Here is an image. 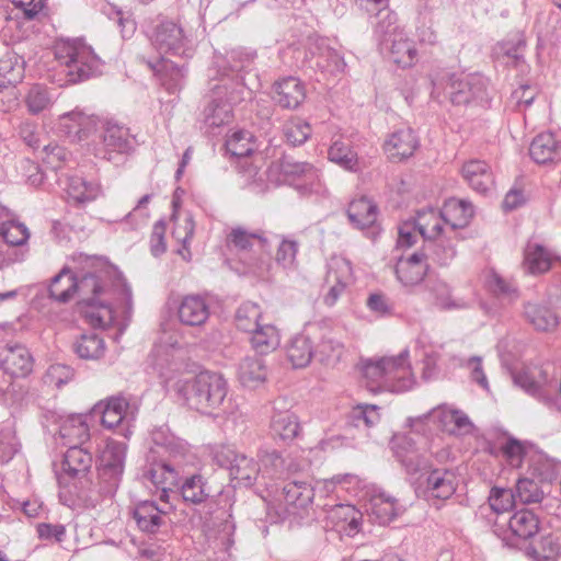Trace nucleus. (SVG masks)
Masks as SVG:
<instances>
[{"mask_svg":"<svg viewBox=\"0 0 561 561\" xmlns=\"http://www.w3.org/2000/svg\"><path fill=\"white\" fill-rule=\"evenodd\" d=\"M255 58L253 51L233 49L227 55L228 66L219 64L220 79L211 87L210 101L203 111V119L209 127L228 124L232 117V105L251 96L252 83L245 82L244 75L252 71Z\"/></svg>","mask_w":561,"mask_h":561,"instance_id":"1","label":"nucleus"},{"mask_svg":"<svg viewBox=\"0 0 561 561\" xmlns=\"http://www.w3.org/2000/svg\"><path fill=\"white\" fill-rule=\"evenodd\" d=\"M43 295L48 294L54 301L66 304L70 301L75 293L82 295L91 294V297L83 298L84 318L94 328L105 329L115 321L113 306L102 296L107 295V286L102 277L95 273H87L80 280L69 267H64L55 275L47 288H42Z\"/></svg>","mask_w":561,"mask_h":561,"instance_id":"2","label":"nucleus"},{"mask_svg":"<svg viewBox=\"0 0 561 561\" xmlns=\"http://www.w3.org/2000/svg\"><path fill=\"white\" fill-rule=\"evenodd\" d=\"M127 446L110 439L96 459V480L92 486L82 488L78 499L88 507H95L103 499L113 497L122 482Z\"/></svg>","mask_w":561,"mask_h":561,"instance_id":"3","label":"nucleus"},{"mask_svg":"<svg viewBox=\"0 0 561 561\" xmlns=\"http://www.w3.org/2000/svg\"><path fill=\"white\" fill-rule=\"evenodd\" d=\"M178 399L190 409L206 415H216L228 394V382L219 373L204 370L174 385Z\"/></svg>","mask_w":561,"mask_h":561,"instance_id":"4","label":"nucleus"},{"mask_svg":"<svg viewBox=\"0 0 561 561\" xmlns=\"http://www.w3.org/2000/svg\"><path fill=\"white\" fill-rule=\"evenodd\" d=\"M431 96L440 104L449 101L455 106H485L490 102L484 77L448 71L438 72L432 78Z\"/></svg>","mask_w":561,"mask_h":561,"instance_id":"5","label":"nucleus"},{"mask_svg":"<svg viewBox=\"0 0 561 561\" xmlns=\"http://www.w3.org/2000/svg\"><path fill=\"white\" fill-rule=\"evenodd\" d=\"M408 358L409 351L405 348L398 356L365 363L362 370L369 390L374 391L382 386L390 387L396 392L412 389L415 379Z\"/></svg>","mask_w":561,"mask_h":561,"instance_id":"6","label":"nucleus"},{"mask_svg":"<svg viewBox=\"0 0 561 561\" xmlns=\"http://www.w3.org/2000/svg\"><path fill=\"white\" fill-rule=\"evenodd\" d=\"M513 381L515 386L542 403L548 410L561 413V379L558 392L550 393L558 382L557 369L552 364L524 367L513 374Z\"/></svg>","mask_w":561,"mask_h":561,"instance_id":"7","label":"nucleus"},{"mask_svg":"<svg viewBox=\"0 0 561 561\" xmlns=\"http://www.w3.org/2000/svg\"><path fill=\"white\" fill-rule=\"evenodd\" d=\"M54 55L61 71L68 77V82L77 83L101 72V59L81 41L57 42Z\"/></svg>","mask_w":561,"mask_h":561,"instance_id":"8","label":"nucleus"},{"mask_svg":"<svg viewBox=\"0 0 561 561\" xmlns=\"http://www.w3.org/2000/svg\"><path fill=\"white\" fill-rule=\"evenodd\" d=\"M420 238L424 242H453L454 237L447 231V226L440 211L433 208L422 209L415 218L405 220L398 226L397 245H413Z\"/></svg>","mask_w":561,"mask_h":561,"instance_id":"9","label":"nucleus"},{"mask_svg":"<svg viewBox=\"0 0 561 561\" xmlns=\"http://www.w3.org/2000/svg\"><path fill=\"white\" fill-rule=\"evenodd\" d=\"M267 178L276 184H289L302 196H322L327 192L318 170L310 163L284 160L267 170Z\"/></svg>","mask_w":561,"mask_h":561,"instance_id":"10","label":"nucleus"},{"mask_svg":"<svg viewBox=\"0 0 561 561\" xmlns=\"http://www.w3.org/2000/svg\"><path fill=\"white\" fill-rule=\"evenodd\" d=\"M146 35L151 46L161 55L192 56L190 35L180 21L158 19L146 30Z\"/></svg>","mask_w":561,"mask_h":561,"instance_id":"11","label":"nucleus"},{"mask_svg":"<svg viewBox=\"0 0 561 561\" xmlns=\"http://www.w3.org/2000/svg\"><path fill=\"white\" fill-rule=\"evenodd\" d=\"M388 24L383 22L375 27L382 49L389 51L391 60L402 68L411 67L417 59L415 44L410 39L402 27L397 25V15L387 13Z\"/></svg>","mask_w":561,"mask_h":561,"instance_id":"12","label":"nucleus"},{"mask_svg":"<svg viewBox=\"0 0 561 561\" xmlns=\"http://www.w3.org/2000/svg\"><path fill=\"white\" fill-rule=\"evenodd\" d=\"M93 465V456L88 447L70 445L64 454L59 469L55 470L57 481L60 486H69L73 481L76 495L82 488L92 486L88 478Z\"/></svg>","mask_w":561,"mask_h":561,"instance_id":"13","label":"nucleus"},{"mask_svg":"<svg viewBox=\"0 0 561 561\" xmlns=\"http://www.w3.org/2000/svg\"><path fill=\"white\" fill-rule=\"evenodd\" d=\"M312 335L314 359L327 366H334L345 354L340 330L328 320L309 324Z\"/></svg>","mask_w":561,"mask_h":561,"instance_id":"14","label":"nucleus"},{"mask_svg":"<svg viewBox=\"0 0 561 561\" xmlns=\"http://www.w3.org/2000/svg\"><path fill=\"white\" fill-rule=\"evenodd\" d=\"M430 422L451 435H463L472 428V423L465 413L446 407H437L425 414L407 419V425L417 433L423 432V426Z\"/></svg>","mask_w":561,"mask_h":561,"instance_id":"15","label":"nucleus"},{"mask_svg":"<svg viewBox=\"0 0 561 561\" xmlns=\"http://www.w3.org/2000/svg\"><path fill=\"white\" fill-rule=\"evenodd\" d=\"M186 463L174 459L153 460L144 468L142 478L160 492V501L169 504L171 495L176 494L174 488L180 484V476Z\"/></svg>","mask_w":561,"mask_h":561,"instance_id":"16","label":"nucleus"},{"mask_svg":"<svg viewBox=\"0 0 561 561\" xmlns=\"http://www.w3.org/2000/svg\"><path fill=\"white\" fill-rule=\"evenodd\" d=\"M152 367L161 379L163 387L168 391H174V385L179 380H175L176 376L186 368L184 353L174 345L159 347L152 353Z\"/></svg>","mask_w":561,"mask_h":561,"instance_id":"17","label":"nucleus"},{"mask_svg":"<svg viewBox=\"0 0 561 561\" xmlns=\"http://www.w3.org/2000/svg\"><path fill=\"white\" fill-rule=\"evenodd\" d=\"M325 285L329 287L323 296V302L332 307L353 283V267L351 262L339 255H332L327 263Z\"/></svg>","mask_w":561,"mask_h":561,"instance_id":"18","label":"nucleus"},{"mask_svg":"<svg viewBox=\"0 0 561 561\" xmlns=\"http://www.w3.org/2000/svg\"><path fill=\"white\" fill-rule=\"evenodd\" d=\"M392 450L396 459L409 474L426 472L432 468L431 457L427 451L421 449L417 443L409 435L399 437L392 444Z\"/></svg>","mask_w":561,"mask_h":561,"instance_id":"19","label":"nucleus"},{"mask_svg":"<svg viewBox=\"0 0 561 561\" xmlns=\"http://www.w3.org/2000/svg\"><path fill=\"white\" fill-rule=\"evenodd\" d=\"M172 508L171 503L159 506L156 501L146 500L135 505L131 515L138 529L148 535H154L168 526V511Z\"/></svg>","mask_w":561,"mask_h":561,"instance_id":"20","label":"nucleus"},{"mask_svg":"<svg viewBox=\"0 0 561 561\" xmlns=\"http://www.w3.org/2000/svg\"><path fill=\"white\" fill-rule=\"evenodd\" d=\"M259 467H261L262 485L270 488L274 480L284 478L287 473L297 470L293 462H287L282 453L268 444L262 445L257 450Z\"/></svg>","mask_w":561,"mask_h":561,"instance_id":"21","label":"nucleus"},{"mask_svg":"<svg viewBox=\"0 0 561 561\" xmlns=\"http://www.w3.org/2000/svg\"><path fill=\"white\" fill-rule=\"evenodd\" d=\"M347 217L354 227L367 230L366 233L376 241L380 229L377 225L378 207L373 199L366 196L353 199L347 208Z\"/></svg>","mask_w":561,"mask_h":561,"instance_id":"22","label":"nucleus"},{"mask_svg":"<svg viewBox=\"0 0 561 561\" xmlns=\"http://www.w3.org/2000/svg\"><path fill=\"white\" fill-rule=\"evenodd\" d=\"M98 118L75 110L59 116L58 129L73 141H83L95 131Z\"/></svg>","mask_w":561,"mask_h":561,"instance_id":"23","label":"nucleus"},{"mask_svg":"<svg viewBox=\"0 0 561 561\" xmlns=\"http://www.w3.org/2000/svg\"><path fill=\"white\" fill-rule=\"evenodd\" d=\"M440 214L454 241L462 240L459 230L467 227L473 217L472 204L466 199L449 198L444 203Z\"/></svg>","mask_w":561,"mask_h":561,"instance_id":"24","label":"nucleus"},{"mask_svg":"<svg viewBox=\"0 0 561 561\" xmlns=\"http://www.w3.org/2000/svg\"><path fill=\"white\" fill-rule=\"evenodd\" d=\"M152 444L168 455V459L188 462L191 456L188 444L171 432L168 425H160L150 432Z\"/></svg>","mask_w":561,"mask_h":561,"instance_id":"25","label":"nucleus"},{"mask_svg":"<svg viewBox=\"0 0 561 561\" xmlns=\"http://www.w3.org/2000/svg\"><path fill=\"white\" fill-rule=\"evenodd\" d=\"M301 435L299 417L291 411L274 412L270 423V436L279 446H290Z\"/></svg>","mask_w":561,"mask_h":561,"instance_id":"26","label":"nucleus"},{"mask_svg":"<svg viewBox=\"0 0 561 561\" xmlns=\"http://www.w3.org/2000/svg\"><path fill=\"white\" fill-rule=\"evenodd\" d=\"M179 493L183 501L191 505H203L207 510V514H211L214 510V499L210 495V489L206 479L194 473L180 480Z\"/></svg>","mask_w":561,"mask_h":561,"instance_id":"27","label":"nucleus"},{"mask_svg":"<svg viewBox=\"0 0 561 561\" xmlns=\"http://www.w3.org/2000/svg\"><path fill=\"white\" fill-rule=\"evenodd\" d=\"M507 525L511 537L503 540L506 546L517 547L519 541L528 540L538 534L540 522L533 511L523 508L508 518Z\"/></svg>","mask_w":561,"mask_h":561,"instance_id":"28","label":"nucleus"},{"mask_svg":"<svg viewBox=\"0 0 561 561\" xmlns=\"http://www.w3.org/2000/svg\"><path fill=\"white\" fill-rule=\"evenodd\" d=\"M85 414H68L59 416L58 437L65 446H83L90 439Z\"/></svg>","mask_w":561,"mask_h":561,"instance_id":"29","label":"nucleus"},{"mask_svg":"<svg viewBox=\"0 0 561 561\" xmlns=\"http://www.w3.org/2000/svg\"><path fill=\"white\" fill-rule=\"evenodd\" d=\"M431 304L440 311L466 310L471 308V299L455 296L449 284L436 279L427 284Z\"/></svg>","mask_w":561,"mask_h":561,"instance_id":"30","label":"nucleus"},{"mask_svg":"<svg viewBox=\"0 0 561 561\" xmlns=\"http://www.w3.org/2000/svg\"><path fill=\"white\" fill-rule=\"evenodd\" d=\"M2 374L13 377H25L32 371L33 358L23 345L8 346L0 355Z\"/></svg>","mask_w":561,"mask_h":561,"instance_id":"31","label":"nucleus"},{"mask_svg":"<svg viewBox=\"0 0 561 561\" xmlns=\"http://www.w3.org/2000/svg\"><path fill=\"white\" fill-rule=\"evenodd\" d=\"M103 148L99 149L96 156L111 160V153H127L133 149V138L128 128L107 123L102 134Z\"/></svg>","mask_w":561,"mask_h":561,"instance_id":"32","label":"nucleus"},{"mask_svg":"<svg viewBox=\"0 0 561 561\" xmlns=\"http://www.w3.org/2000/svg\"><path fill=\"white\" fill-rule=\"evenodd\" d=\"M427 271L426 256L422 251L408 257H400L394 267L398 280L405 287L419 285L424 279Z\"/></svg>","mask_w":561,"mask_h":561,"instance_id":"33","label":"nucleus"},{"mask_svg":"<svg viewBox=\"0 0 561 561\" xmlns=\"http://www.w3.org/2000/svg\"><path fill=\"white\" fill-rule=\"evenodd\" d=\"M419 146V140L410 127L392 131L385 141L383 149L391 161H401L411 157Z\"/></svg>","mask_w":561,"mask_h":561,"instance_id":"34","label":"nucleus"},{"mask_svg":"<svg viewBox=\"0 0 561 561\" xmlns=\"http://www.w3.org/2000/svg\"><path fill=\"white\" fill-rule=\"evenodd\" d=\"M275 101L283 108L295 110L306 99V87L296 77H286L274 84Z\"/></svg>","mask_w":561,"mask_h":561,"instance_id":"35","label":"nucleus"},{"mask_svg":"<svg viewBox=\"0 0 561 561\" xmlns=\"http://www.w3.org/2000/svg\"><path fill=\"white\" fill-rule=\"evenodd\" d=\"M64 191L75 204H85L95 201L102 194V186L98 181H88L75 174L66 178Z\"/></svg>","mask_w":561,"mask_h":561,"instance_id":"36","label":"nucleus"},{"mask_svg":"<svg viewBox=\"0 0 561 561\" xmlns=\"http://www.w3.org/2000/svg\"><path fill=\"white\" fill-rule=\"evenodd\" d=\"M316 495V486L310 482L302 480H290L284 483L278 495L287 507L306 508L308 507Z\"/></svg>","mask_w":561,"mask_h":561,"instance_id":"37","label":"nucleus"},{"mask_svg":"<svg viewBox=\"0 0 561 561\" xmlns=\"http://www.w3.org/2000/svg\"><path fill=\"white\" fill-rule=\"evenodd\" d=\"M531 159L538 164L553 163L561 158V141L552 133H542L529 147Z\"/></svg>","mask_w":561,"mask_h":561,"instance_id":"38","label":"nucleus"},{"mask_svg":"<svg viewBox=\"0 0 561 561\" xmlns=\"http://www.w3.org/2000/svg\"><path fill=\"white\" fill-rule=\"evenodd\" d=\"M465 181L472 190L485 194L494 185L493 173L486 162L481 160H470L461 169Z\"/></svg>","mask_w":561,"mask_h":561,"instance_id":"39","label":"nucleus"},{"mask_svg":"<svg viewBox=\"0 0 561 561\" xmlns=\"http://www.w3.org/2000/svg\"><path fill=\"white\" fill-rule=\"evenodd\" d=\"M483 286L497 299L514 301L519 297L517 284L512 278L503 277L493 267L485 268L482 273Z\"/></svg>","mask_w":561,"mask_h":561,"instance_id":"40","label":"nucleus"},{"mask_svg":"<svg viewBox=\"0 0 561 561\" xmlns=\"http://www.w3.org/2000/svg\"><path fill=\"white\" fill-rule=\"evenodd\" d=\"M178 317L181 323L185 325L199 327L209 317V306L198 295L186 296L178 308Z\"/></svg>","mask_w":561,"mask_h":561,"instance_id":"41","label":"nucleus"},{"mask_svg":"<svg viewBox=\"0 0 561 561\" xmlns=\"http://www.w3.org/2000/svg\"><path fill=\"white\" fill-rule=\"evenodd\" d=\"M229 476L234 486L250 488L255 483L262 484L261 467L252 458L241 454L230 468Z\"/></svg>","mask_w":561,"mask_h":561,"instance_id":"42","label":"nucleus"},{"mask_svg":"<svg viewBox=\"0 0 561 561\" xmlns=\"http://www.w3.org/2000/svg\"><path fill=\"white\" fill-rule=\"evenodd\" d=\"M457 489L456 476L447 469H433L426 478V493L428 496L447 500Z\"/></svg>","mask_w":561,"mask_h":561,"instance_id":"43","label":"nucleus"},{"mask_svg":"<svg viewBox=\"0 0 561 561\" xmlns=\"http://www.w3.org/2000/svg\"><path fill=\"white\" fill-rule=\"evenodd\" d=\"M288 360L295 368H302L309 365L314 358L312 335L309 325L299 334H296L287 347Z\"/></svg>","mask_w":561,"mask_h":561,"instance_id":"44","label":"nucleus"},{"mask_svg":"<svg viewBox=\"0 0 561 561\" xmlns=\"http://www.w3.org/2000/svg\"><path fill=\"white\" fill-rule=\"evenodd\" d=\"M405 512V506L391 495L381 493L374 497L370 518L379 525H388Z\"/></svg>","mask_w":561,"mask_h":561,"instance_id":"45","label":"nucleus"},{"mask_svg":"<svg viewBox=\"0 0 561 561\" xmlns=\"http://www.w3.org/2000/svg\"><path fill=\"white\" fill-rule=\"evenodd\" d=\"M362 513L351 504H337L331 508L328 518L340 531L354 535L359 531Z\"/></svg>","mask_w":561,"mask_h":561,"instance_id":"46","label":"nucleus"},{"mask_svg":"<svg viewBox=\"0 0 561 561\" xmlns=\"http://www.w3.org/2000/svg\"><path fill=\"white\" fill-rule=\"evenodd\" d=\"M230 241L234 245L276 244V245H297V241L276 233L249 232L243 228H236L230 233Z\"/></svg>","mask_w":561,"mask_h":561,"instance_id":"47","label":"nucleus"},{"mask_svg":"<svg viewBox=\"0 0 561 561\" xmlns=\"http://www.w3.org/2000/svg\"><path fill=\"white\" fill-rule=\"evenodd\" d=\"M267 369L264 359L260 356H247L238 368V377L245 388L254 389L266 379Z\"/></svg>","mask_w":561,"mask_h":561,"instance_id":"48","label":"nucleus"},{"mask_svg":"<svg viewBox=\"0 0 561 561\" xmlns=\"http://www.w3.org/2000/svg\"><path fill=\"white\" fill-rule=\"evenodd\" d=\"M524 314L537 331L553 330L559 323L556 312L543 305L528 302L525 305Z\"/></svg>","mask_w":561,"mask_h":561,"instance_id":"49","label":"nucleus"},{"mask_svg":"<svg viewBox=\"0 0 561 561\" xmlns=\"http://www.w3.org/2000/svg\"><path fill=\"white\" fill-rule=\"evenodd\" d=\"M251 333V344L257 354H267L280 343L279 332L272 324H259Z\"/></svg>","mask_w":561,"mask_h":561,"instance_id":"50","label":"nucleus"},{"mask_svg":"<svg viewBox=\"0 0 561 561\" xmlns=\"http://www.w3.org/2000/svg\"><path fill=\"white\" fill-rule=\"evenodd\" d=\"M552 265V257L548 248H526L524 252L523 268L528 275H540L548 272Z\"/></svg>","mask_w":561,"mask_h":561,"instance_id":"51","label":"nucleus"},{"mask_svg":"<svg viewBox=\"0 0 561 561\" xmlns=\"http://www.w3.org/2000/svg\"><path fill=\"white\" fill-rule=\"evenodd\" d=\"M527 554L535 561H558L561 556V536L551 533L543 535L537 546L527 549Z\"/></svg>","mask_w":561,"mask_h":561,"instance_id":"52","label":"nucleus"},{"mask_svg":"<svg viewBox=\"0 0 561 561\" xmlns=\"http://www.w3.org/2000/svg\"><path fill=\"white\" fill-rule=\"evenodd\" d=\"M30 237L27 226L15 217L0 222V238L7 245H25Z\"/></svg>","mask_w":561,"mask_h":561,"instance_id":"53","label":"nucleus"},{"mask_svg":"<svg viewBox=\"0 0 561 561\" xmlns=\"http://www.w3.org/2000/svg\"><path fill=\"white\" fill-rule=\"evenodd\" d=\"M73 351L82 359H99L105 352V343L96 333L82 334L75 342Z\"/></svg>","mask_w":561,"mask_h":561,"instance_id":"54","label":"nucleus"},{"mask_svg":"<svg viewBox=\"0 0 561 561\" xmlns=\"http://www.w3.org/2000/svg\"><path fill=\"white\" fill-rule=\"evenodd\" d=\"M328 157L330 161L345 170L356 171L358 168L357 153L351 148L348 142L342 139L333 141L328 150Z\"/></svg>","mask_w":561,"mask_h":561,"instance_id":"55","label":"nucleus"},{"mask_svg":"<svg viewBox=\"0 0 561 561\" xmlns=\"http://www.w3.org/2000/svg\"><path fill=\"white\" fill-rule=\"evenodd\" d=\"M380 408L375 404H358L347 415V424L369 428L380 421Z\"/></svg>","mask_w":561,"mask_h":561,"instance_id":"56","label":"nucleus"},{"mask_svg":"<svg viewBox=\"0 0 561 561\" xmlns=\"http://www.w3.org/2000/svg\"><path fill=\"white\" fill-rule=\"evenodd\" d=\"M54 103V94L50 89L42 84H34L25 96V104L31 114H39L49 108Z\"/></svg>","mask_w":561,"mask_h":561,"instance_id":"57","label":"nucleus"},{"mask_svg":"<svg viewBox=\"0 0 561 561\" xmlns=\"http://www.w3.org/2000/svg\"><path fill=\"white\" fill-rule=\"evenodd\" d=\"M254 148L253 136L247 130L233 131L226 140V149L233 157H248L254 152Z\"/></svg>","mask_w":561,"mask_h":561,"instance_id":"58","label":"nucleus"},{"mask_svg":"<svg viewBox=\"0 0 561 561\" xmlns=\"http://www.w3.org/2000/svg\"><path fill=\"white\" fill-rule=\"evenodd\" d=\"M261 309L257 304L245 301L236 311V325L239 330L250 333L260 324Z\"/></svg>","mask_w":561,"mask_h":561,"instance_id":"59","label":"nucleus"},{"mask_svg":"<svg viewBox=\"0 0 561 561\" xmlns=\"http://www.w3.org/2000/svg\"><path fill=\"white\" fill-rule=\"evenodd\" d=\"M283 133L289 144L300 146L310 137L311 126L302 118L294 117L284 124Z\"/></svg>","mask_w":561,"mask_h":561,"instance_id":"60","label":"nucleus"},{"mask_svg":"<svg viewBox=\"0 0 561 561\" xmlns=\"http://www.w3.org/2000/svg\"><path fill=\"white\" fill-rule=\"evenodd\" d=\"M516 501L522 504L538 503L542 500L543 492L538 483L528 478H520L513 490Z\"/></svg>","mask_w":561,"mask_h":561,"instance_id":"61","label":"nucleus"},{"mask_svg":"<svg viewBox=\"0 0 561 561\" xmlns=\"http://www.w3.org/2000/svg\"><path fill=\"white\" fill-rule=\"evenodd\" d=\"M314 65L331 75L342 73L346 68L343 56L337 50L330 47L321 50L316 57Z\"/></svg>","mask_w":561,"mask_h":561,"instance_id":"62","label":"nucleus"},{"mask_svg":"<svg viewBox=\"0 0 561 561\" xmlns=\"http://www.w3.org/2000/svg\"><path fill=\"white\" fill-rule=\"evenodd\" d=\"M490 508L496 514L510 512L517 502L512 489L493 486L488 496Z\"/></svg>","mask_w":561,"mask_h":561,"instance_id":"63","label":"nucleus"},{"mask_svg":"<svg viewBox=\"0 0 561 561\" xmlns=\"http://www.w3.org/2000/svg\"><path fill=\"white\" fill-rule=\"evenodd\" d=\"M23 67L18 57L13 54H7L0 59V78L3 84H16L22 80Z\"/></svg>","mask_w":561,"mask_h":561,"instance_id":"64","label":"nucleus"}]
</instances>
